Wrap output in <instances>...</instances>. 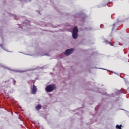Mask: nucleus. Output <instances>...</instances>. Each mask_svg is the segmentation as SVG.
I'll use <instances>...</instances> for the list:
<instances>
[{
    "label": "nucleus",
    "instance_id": "4",
    "mask_svg": "<svg viewBox=\"0 0 129 129\" xmlns=\"http://www.w3.org/2000/svg\"><path fill=\"white\" fill-rule=\"evenodd\" d=\"M78 37V33L73 32V38L74 39H77Z\"/></svg>",
    "mask_w": 129,
    "mask_h": 129
},
{
    "label": "nucleus",
    "instance_id": "9",
    "mask_svg": "<svg viewBox=\"0 0 129 129\" xmlns=\"http://www.w3.org/2000/svg\"><path fill=\"white\" fill-rule=\"evenodd\" d=\"M15 81V82H16V81Z\"/></svg>",
    "mask_w": 129,
    "mask_h": 129
},
{
    "label": "nucleus",
    "instance_id": "6",
    "mask_svg": "<svg viewBox=\"0 0 129 129\" xmlns=\"http://www.w3.org/2000/svg\"><path fill=\"white\" fill-rule=\"evenodd\" d=\"M41 108H42V106H41V105H38L36 107V109L37 110H39V109H41Z\"/></svg>",
    "mask_w": 129,
    "mask_h": 129
},
{
    "label": "nucleus",
    "instance_id": "10",
    "mask_svg": "<svg viewBox=\"0 0 129 129\" xmlns=\"http://www.w3.org/2000/svg\"><path fill=\"white\" fill-rule=\"evenodd\" d=\"M120 129H122V128H120Z\"/></svg>",
    "mask_w": 129,
    "mask_h": 129
},
{
    "label": "nucleus",
    "instance_id": "1",
    "mask_svg": "<svg viewBox=\"0 0 129 129\" xmlns=\"http://www.w3.org/2000/svg\"><path fill=\"white\" fill-rule=\"evenodd\" d=\"M56 89V86L54 84H51L48 85L45 88V90L46 92H52L53 90Z\"/></svg>",
    "mask_w": 129,
    "mask_h": 129
},
{
    "label": "nucleus",
    "instance_id": "5",
    "mask_svg": "<svg viewBox=\"0 0 129 129\" xmlns=\"http://www.w3.org/2000/svg\"><path fill=\"white\" fill-rule=\"evenodd\" d=\"M73 33H78V28H77V27H75L74 28Z\"/></svg>",
    "mask_w": 129,
    "mask_h": 129
},
{
    "label": "nucleus",
    "instance_id": "3",
    "mask_svg": "<svg viewBox=\"0 0 129 129\" xmlns=\"http://www.w3.org/2000/svg\"><path fill=\"white\" fill-rule=\"evenodd\" d=\"M37 87H36V86H35V85H33V88L31 90V93L32 94H36V92H37Z\"/></svg>",
    "mask_w": 129,
    "mask_h": 129
},
{
    "label": "nucleus",
    "instance_id": "8",
    "mask_svg": "<svg viewBox=\"0 0 129 129\" xmlns=\"http://www.w3.org/2000/svg\"><path fill=\"white\" fill-rule=\"evenodd\" d=\"M105 43H106V44H109L110 45H111V42H110L107 40H105Z\"/></svg>",
    "mask_w": 129,
    "mask_h": 129
},
{
    "label": "nucleus",
    "instance_id": "7",
    "mask_svg": "<svg viewBox=\"0 0 129 129\" xmlns=\"http://www.w3.org/2000/svg\"><path fill=\"white\" fill-rule=\"evenodd\" d=\"M121 127H122V125H118V124H117L116 125V128H117V129H120V128H121Z\"/></svg>",
    "mask_w": 129,
    "mask_h": 129
},
{
    "label": "nucleus",
    "instance_id": "2",
    "mask_svg": "<svg viewBox=\"0 0 129 129\" xmlns=\"http://www.w3.org/2000/svg\"><path fill=\"white\" fill-rule=\"evenodd\" d=\"M74 50V49H73V48L67 49L65 51V54L66 55V56H69V55H70L71 54H72V52H73Z\"/></svg>",
    "mask_w": 129,
    "mask_h": 129
}]
</instances>
